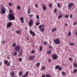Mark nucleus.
<instances>
[{"mask_svg": "<svg viewBox=\"0 0 77 77\" xmlns=\"http://www.w3.org/2000/svg\"><path fill=\"white\" fill-rule=\"evenodd\" d=\"M7 18L8 20L10 21H11V20H15L14 14L13 13L8 14V16Z\"/></svg>", "mask_w": 77, "mask_h": 77, "instance_id": "f257e3e1", "label": "nucleus"}, {"mask_svg": "<svg viewBox=\"0 0 77 77\" xmlns=\"http://www.w3.org/2000/svg\"><path fill=\"white\" fill-rule=\"evenodd\" d=\"M15 51L17 52H18L20 50V46L19 45H17L14 49Z\"/></svg>", "mask_w": 77, "mask_h": 77, "instance_id": "f03ea898", "label": "nucleus"}, {"mask_svg": "<svg viewBox=\"0 0 77 77\" xmlns=\"http://www.w3.org/2000/svg\"><path fill=\"white\" fill-rule=\"evenodd\" d=\"M54 43L56 44H60V41L59 40V38H57L54 40Z\"/></svg>", "mask_w": 77, "mask_h": 77, "instance_id": "7ed1b4c3", "label": "nucleus"}, {"mask_svg": "<svg viewBox=\"0 0 77 77\" xmlns=\"http://www.w3.org/2000/svg\"><path fill=\"white\" fill-rule=\"evenodd\" d=\"M33 24V20L32 19H30L28 23V25L29 27H32Z\"/></svg>", "mask_w": 77, "mask_h": 77, "instance_id": "20e7f679", "label": "nucleus"}, {"mask_svg": "<svg viewBox=\"0 0 77 77\" xmlns=\"http://www.w3.org/2000/svg\"><path fill=\"white\" fill-rule=\"evenodd\" d=\"M1 12L2 14H5L6 12V9L4 7H2L1 9Z\"/></svg>", "mask_w": 77, "mask_h": 77, "instance_id": "39448f33", "label": "nucleus"}, {"mask_svg": "<svg viewBox=\"0 0 77 77\" xmlns=\"http://www.w3.org/2000/svg\"><path fill=\"white\" fill-rule=\"evenodd\" d=\"M52 57L53 60H56L57 58V55L56 54L52 55Z\"/></svg>", "mask_w": 77, "mask_h": 77, "instance_id": "423d86ee", "label": "nucleus"}, {"mask_svg": "<svg viewBox=\"0 0 77 77\" xmlns=\"http://www.w3.org/2000/svg\"><path fill=\"white\" fill-rule=\"evenodd\" d=\"M74 5V3L71 2L70 3H69L68 4V7L69 8H71L72 6Z\"/></svg>", "mask_w": 77, "mask_h": 77, "instance_id": "0eeeda50", "label": "nucleus"}, {"mask_svg": "<svg viewBox=\"0 0 77 77\" xmlns=\"http://www.w3.org/2000/svg\"><path fill=\"white\" fill-rule=\"evenodd\" d=\"M12 23L11 22H9L7 24V26L8 27H11L12 26Z\"/></svg>", "mask_w": 77, "mask_h": 77, "instance_id": "6e6552de", "label": "nucleus"}, {"mask_svg": "<svg viewBox=\"0 0 77 77\" xmlns=\"http://www.w3.org/2000/svg\"><path fill=\"white\" fill-rule=\"evenodd\" d=\"M35 57L33 56H30L29 58L30 60H32L34 59Z\"/></svg>", "mask_w": 77, "mask_h": 77, "instance_id": "1a4fd4ad", "label": "nucleus"}, {"mask_svg": "<svg viewBox=\"0 0 77 77\" xmlns=\"http://www.w3.org/2000/svg\"><path fill=\"white\" fill-rule=\"evenodd\" d=\"M29 73V72L27 71L26 72L25 75H23L22 77H26L28 75V73Z\"/></svg>", "mask_w": 77, "mask_h": 77, "instance_id": "9d476101", "label": "nucleus"}, {"mask_svg": "<svg viewBox=\"0 0 77 77\" xmlns=\"http://www.w3.org/2000/svg\"><path fill=\"white\" fill-rule=\"evenodd\" d=\"M11 77H13L15 75V72H12L11 73Z\"/></svg>", "mask_w": 77, "mask_h": 77, "instance_id": "9b49d317", "label": "nucleus"}, {"mask_svg": "<svg viewBox=\"0 0 77 77\" xmlns=\"http://www.w3.org/2000/svg\"><path fill=\"white\" fill-rule=\"evenodd\" d=\"M31 10V9L30 8H29L27 11V14H30L31 12H30V11Z\"/></svg>", "mask_w": 77, "mask_h": 77, "instance_id": "f8f14e48", "label": "nucleus"}, {"mask_svg": "<svg viewBox=\"0 0 77 77\" xmlns=\"http://www.w3.org/2000/svg\"><path fill=\"white\" fill-rule=\"evenodd\" d=\"M63 16V15L62 14H60L58 16V18L59 19H60V18H61Z\"/></svg>", "mask_w": 77, "mask_h": 77, "instance_id": "ddd939ff", "label": "nucleus"}, {"mask_svg": "<svg viewBox=\"0 0 77 77\" xmlns=\"http://www.w3.org/2000/svg\"><path fill=\"white\" fill-rule=\"evenodd\" d=\"M45 30V28H44V27H43L40 29L41 32H44Z\"/></svg>", "mask_w": 77, "mask_h": 77, "instance_id": "4468645a", "label": "nucleus"}, {"mask_svg": "<svg viewBox=\"0 0 77 77\" xmlns=\"http://www.w3.org/2000/svg\"><path fill=\"white\" fill-rule=\"evenodd\" d=\"M73 66L75 67V68H77V64L75 63L73 64Z\"/></svg>", "mask_w": 77, "mask_h": 77, "instance_id": "2eb2a0df", "label": "nucleus"}, {"mask_svg": "<svg viewBox=\"0 0 77 77\" xmlns=\"http://www.w3.org/2000/svg\"><path fill=\"white\" fill-rule=\"evenodd\" d=\"M19 76H20V77H21V76H22V74H23L22 73V72L20 71L19 72Z\"/></svg>", "mask_w": 77, "mask_h": 77, "instance_id": "dca6fc26", "label": "nucleus"}, {"mask_svg": "<svg viewBox=\"0 0 77 77\" xmlns=\"http://www.w3.org/2000/svg\"><path fill=\"white\" fill-rule=\"evenodd\" d=\"M61 73L63 75H66V72H62Z\"/></svg>", "mask_w": 77, "mask_h": 77, "instance_id": "f3484780", "label": "nucleus"}, {"mask_svg": "<svg viewBox=\"0 0 77 77\" xmlns=\"http://www.w3.org/2000/svg\"><path fill=\"white\" fill-rule=\"evenodd\" d=\"M20 9L21 7H20V6L18 5L17 6V10H20Z\"/></svg>", "mask_w": 77, "mask_h": 77, "instance_id": "a211bd4d", "label": "nucleus"}, {"mask_svg": "<svg viewBox=\"0 0 77 77\" xmlns=\"http://www.w3.org/2000/svg\"><path fill=\"white\" fill-rule=\"evenodd\" d=\"M69 61H71V62H72L73 59H72V58L69 57Z\"/></svg>", "mask_w": 77, "mask_h": 77, "instance_id": "6ab92c4d", "label": "nucleus"}, {"mask_svg": "<svg viewBox=\"0 0 77 77\" xmlns=\"http://www.w3.org/2000/svg\"><path fill=\"white\" fill-rule=\"evenodd\" d=\"M24 18L23 17H21L20 18V20H21L22 23H24Z\"/></svg>", "mask_w": 77, "mask_h": 77, "instance_id": "aec40b11", "label": "nucleus"}, {"mask_svg": "<svg viewBox=\"0 0 77 77\" xmlns=\"http://www.w3.org/2000/svg\"><path fill=\"white\" fill-rule=\"evenodd\" d=\"M69 44V45H74V43H70Z\"/></svg>", "mask_w": 77, "mask_h": 77, "instance_id": "412c9836", "label": "nucleus"}, {"mask_svg": "<svg viewBox=\"0 0 77 77\" xmlns=\"http://www.w3.org/2000/svg\"><path fill=\"white\" fill-rule=\"evenodd\" d=\"M57 30V28H54L53 29H52V32H55Z\"/></svg>", "mask_w": 77, "mask_h": 77, "instance_id": "4be33fe9", "label": "nucleus"}, {"mask_svg": "<svg viewBox=\"0 0 77 77\" xmlns=\"http://www.w3.org/2000/svg\"><path fill=\"white\" fill-rule=\"evenodd\" d=\"M43 9L44 11H45L47 9V8L45 6H43V7L42 8Z\"/></svg>", "mask_w": 77, "mask_h": 77, "instance_id": "5701e85b", "label": "nucleus"}, {"mask_svg": "<svg viewBox=\"0 0 77 77\" xmlns=\"http://www.w3.org/2000/svg\"><path fill=\"white\" fill-rule=\"evenodd\" d=\"M42 50V46H40L39 48V51H41Z\"/></svg>", "mask_w": 77, "mask_h": 77, "instance_id": "b1692460", "label": "nucleus"}, {"mask_svg": "<svg viewBox=\"0 0 77 77\" xmlns=\"http://www.w3.org/2000/svg\"><path fill=\"white\" fill-rule=\"evenodd\" d=\"M51 53V51H48V52L47 53V54H50V53Z\"/></svg>", "mask_w": 77, "mask_h": 77, "instance_id": "393cba45", "label": "nucleus"}, {"mask_svg": "<svg viewBox=\"0 0 77 77\" xmlns=\"http://www.w3.org/2000/svg\"><path fill=\"white\" fill-rule=\"evenodd\" d=\"M44 25H40L39 26H38V28L39 29H41V28L42 27H44Z\"/></svg>", "mask_w": 77, "mask_h": 77, "instance_id": "a878e982", "label": "nucleus"}, {"mask_svg": "<svg viewBox=\"0 0 77 77\" xmlns=\"http://www.w3.org/2000/svg\"><path fill=\"white\" fill-rule=\"evenodd\" d=\"M16 33H17V34H20V30H18L15 32Z\"/></svg>", "mask_w": 77, "mask_h": 77, "instance_id": "bb28decb", "label": "nucleus"}, {"mask_svg": "<svg viewBox=\"0 0 77 77\" xmlns=\"http://www.w3.org/2000/svg\"><path fill=\"white\" fill-rule=\"evenodd\" d=\"M77 23L76 22H75L73 23V26H75L77 25Z\"/></svg>", "mask_w": 77, "mask_h": 77, "instance_id": "cd10ccee", "label": "nucleus"}, {"mask_svg": "<svg viewBox=\"0 0 77 77\" xmlns=\"http://www.w3.org/2000/svg\"><path fill=\"white\" fill-rule=\"evenodd\" d=\"M8 63V61L7 60H5L4 61V63L5 64H7Z\"/></svg>", "mask_w": 77, "mask_h": 77, "instance_id": "c85d7f7f", "label": "nucleus"}, {"mask_svg": "<svg viewBox=\"0 0 77 77\" xmlns=\"http://www.w3.org/2000/svg\"><path fill=\"white\" fill-rule=\"evenodd\" d=\"M59 66H57L56 67H55V69H59Z\"/></svg>", "mask_w": 77, "mask_h": 77, "instance_id": "c756f323", "label": "nucleus"}, {"mask_svg": "<svg viewBox=\"0 0 77 77\" xmlns=\"http://www.w3.org/2000/svg\"><path fill=\"white\" fill-rule=\"evenodd\" d=\"M9 6H12V4L11 2H9L8 4Z\"/></svg>", "mask_w": 77, "mask_h": 77, "instance_id": "7c9ffc66", "label": "nucleus"}, {"mask_svg": "<svg viewBox=\"0 0 77 77\" xmlns=\"http://www.w3.org/2000/svg\"><path fill=\"white\" fill-rule=\"evenodd\" d=\"M45 67L43 66L42 67V70H45Z\"/></svg>", "mask_w": 77, "mask_h": 77, "instance_id": "2f4dec72", "label": "nucleus"}, {"mask_svg": "<svg viewBox=\"0 0 77 77\" xmlns=\"http://www.w3.org/2000/svg\"><path fill=\"white\" fill-rule=\"evenodd\" d=\"M40 65V63H38L36 64V66H39Z\"/></svg>", "mask_w": 77, "mask_h": 77, "instance_id": "473e14b6", "label": "nucleus"}, {"mask_svg": "<svg viewBox=\"0 0 77 77\" xmlns=\"http://www.w3.org/2000/svg\"><path fill=\"white\" fill-rule=\"evenodd\" d=\"M31 53H32V54H34L35 53V51L33 50L32 51Z\"/></svg>", "mask_w": 77, "mask_h": 77, "instance_id": "72a5a7b5", "label": "nucleus"}, {"mask_svg": "<svg viewBox=\"0 0 77 77\" xmlns=\"http://www.w3.org/2000/svg\"><path fill=\"white\" fill-rule=\"evenodd\" d=\"M46 77H51V75H46Z\"/></svg>", "mask_w": 77, "mask_h": 77, "instance_id": "f704fd0d", "label": "nucleus"}, {"mask_svg": "<svg viewBox=\"0 0 77 77\" xmlns=\"http://www.w3.org/2000/svg\"><path fill=\"white\" fill-rule=\"evenodd\" d=\"M29 17H34V15L33 14H31V15H29Z\"/></svg>", "mask_w": 77, "mask_h": 77, "instance_id": "c9c22d12", "label": "nucleus"}, {"mask_svg": "<svg viewBox=\"0 0 77 77\" xmlns=\"http://www.w3.org/2000/svg\"><path fill=\"white\" fill-rule=\"evenodd\" d=\"M9 14H11L12 13V10H9Z\"/></svg>", "mask_w": 77, "mask_h": 77, "instance_id": "e433bc0d", "label": "nucleus"}, {"mask_svg": "<svg viewBox=\"0 0 77 77\" xmlns=\"http://www.w3.org/2000/svg\"><path fill=\"white\" fill-rule=\"evenodd\" d=\"M32 36H35V32L33 31L32 33Z\"/></svg>", "mask_w": 77, "mask_h": 77, "instance_id": "4c0bfd02", "label": "nucleus"}, {"mask_svg": "<svg viewBox=\"0 0 77 77\" xmlns=\"http://www.w3.org/2000/svg\"><path fill=\"white\" fill-rule=\"evenodd\" d=\"M17 53L16 52H14V56H17Z\"/></svg>", "mask_w": 77, "mask_h": 77, "instance_id": "58836bf2", "label": "nucleus"}, {"mask_svg": "<svg viewBox=\"0 0 77 77\" xmlns=\"http://www.w3.org/2000/svg\"><path fill=\"white\" fill-rule=\"evenodd\" d=\"M16 46V43H14L13 44V46L14 47H15Z\"/></svg>", "mask_w": 77, "mask_h": 77, "instance_id": "ea45409f", "label": "nucleus"}, {"mask_svg": "<svg viewBox=\"0 0 77 77\" xmlns=\"http://www.w3.org/2000/svg\"><path fill=\"white\" fill-rule=\"evenodd\" d=\"M57 5L58 8H60V5L59 4H57Z\"/></svg>", "mask_w": 77, "mask_h": 77, "instance_id": "a19ab883", "label": "nucleus"}, {"mask_svg": "<svg viewBox=\"0 0 77 77\" xmlns=\"http://www.w3.org/2000/svg\"><path fill=\"white\" fill-rule=\"evenodd\" d=\"M5 43H6V41H5V40H3L2 41L3 44H5Z\"/></svg>", "mask_w": 77, "mask_h": 77, "instance_id": "79ce46f5", "label": "nucleus"}, {"mask_svg": "<svg viewBox=\"0 0 77 77\" xmlns=\"http://www.w3.org/2000/svg\"><path fill=\"white\" fill-rule=\"evenodd\" d=\"M74 72L76 73L77 72V69H75L74 70Z\"/></svg>", "mask_w": 77, "mask_h": 77, "instance_id": "37998d69", "label": "nucleus"}, {"mask_svg": "<svg viewBox=\"0 0 77 77\" xmlns=\"http://www.w3.org/2000/svg\"><path fill=\"white\" fill-rule=\"evenodd\" d=\"M71 35V32H69L68 33V36H69L70 35Z\"/></svg>", "mask_w": 77, "mask_h": 77, "instance_id": "c03bdc74", "label": "nucleus"}, {"mask_svg": "<svg viewBox=\"0 0 77 77\" xmlns=\"http://www.w3.org/2000/svg\"><path fill=\"white\" fill-rule=\"evenodd\" d=\"M35 8H38V4H36L35 5Z\"/></svg>", "mask_w": 77, "mask_h": 77, "instance_id": "a18cd8bd", "label": "nucleus"}, {"mask_svg": "<svg viewBox=\"0 0 77 77\" xmlns=\"http://www.w3.org/2000/svg\"><path fill=\"white\" fill-rule=\"evenodd\" d=\"M68 17H69V15H65V18H68Z\"/></svg>", "mask_w": 77, "mask_h": 77, "instance_id": "49530a36", "label": "nucleus"}, {"mask_svg": "<svg viewBox=\"0 0 77 77\" xmlns=\"http://www.w3.org/2000/svg\"><path fill=\"white\" fill-rule=\"evenodd\" d=\"M57 12V9H55L54 10V13L55 14V13H56Z\"/></svg>", "mask_w": 77, "mask_h": 77, "instance_id": "de8ad7c7", "label": "nucleus"}, {"mask_svg": "<svg viewBox=\"0 0 77 77\" xmlns=\"http://www.w3.org/2000/svg\"><path fill=\"white\" fill-rule=\"evenodd\" d=\"M29 33L31 34V35H32V33H33V32L32 31V30H30L29 32Z\"/></svg>", "mask_w": 77, "mask_h": 77, "instance_id": "09e8293b", "label": "nucleus"}, {"mask_svg": "<svg viewBox=\"0 0 77 77\" xmlns=\"http://www.w3.org/2000/svg\"><path fill=\"white\" fill-rule=\"evenodd\" d=\"M19 62H21V61L22 60L21 58H19Z\"/></svg>", "mask_w": 77, "mask_h": 77, "instance_id": "8fccbe9b", "label": "nucleus"}, {"mask_svg": "<svg viewBox=\"0 0 77 77\" xmlns=\"http://www.w3.org/2000/svg\"><path fill=\"white\" fill-rule=\"evenodd\" d=\"M58 69L59 70H61L62 69V67H59Z\"/></svg>", "mask_w": 77, "mask_h": 77, "instance_id": "3c124183", "label": "nucleus"}, {"mask_svg": "<svg viewBox=\"0 0 77 77\" xmlns=\"http://www.w3.org/2000/svg\"><path fill=\"white\" fill-rule=\"evenodd\" d=\"M49 6L51 8V7H52V4H50Z\"/></svg>", "mask_w": 77, "mask_h": 77, "instance_id": "603ef678", "label": "nucleus"}, {"mask_svg": "<svg viewBox=\"0 0 77 77\" xmlns=\"http://www.w3.org/2000/svg\"><path fill=\"white\" fill-rule=\"evenodd\" d=\"M39 23H40L39 22L37 23H36V25H37V26H39Z\"/></svg>", "mask_w": 77, "mask_h": 77, "instance_id": "864d4df0", "label": "nucleus"}, {"mask_svg": "<svg viewBox=\"0 0 77 77\" xmlns=\"http://www.w3.org/2000/svg\"><path fill=\"white\" fill-rule=\"evenodd\" d=\"M26 39L27 41H29V37L27 36L26 38Z\"/></svg>", "mask_w": 77, "mask_h": 77, "instance_id": "5fc2aeb1", "label": "nucleus"}, {"mask_svg": "<svg viewBox=\"0 0 77 77\" xmlns=\"http://www.w3.org/2000/svg\"><path fill=\"white\" fill-rule=\"evenodd\" d=\"M48 62H51V59H48Z\"/></svg>", "mask_w": 77, "mask_h": 77, "instance_id": "6e6d98bb", "label": "nucleus"}, {"mask_svg": "<svg viewBox=\"0 0 77 77\" xmlns=\"http://www.w3.org/2000/svg\"><path fill=\"white\" fill-rule=\"evenodd\" d=\"M72 17V14H71L70 15V18H71Z\"/></svg>", "mask_w": 77, "mask_h": 77, "instance_id": "4d7b16f0", "label": "nucleus"}, {"mask_svg": "<svg viewBox=\"0 0 77 77\" xmlns=\"http://www.w3.org/2000/svg\"><path fill=\"white\" fill-rule=\"evenodd\" d=\"M7 66H10V63H8L7 64Z\"/></svg>", "mask_w": 77, "mask_h": 77, "instance_id": "13d9d810", "label": "nucleus"}, {"mask_svg": "<svg viewBox=\"0 0 77 77\" xmlns=\"http://www.w3.org/2000/svg\"><path fill=\"white\" fill-rule=\"evenodd\" d=\"M44 44L45 45H47V42H45L44 43Z\"/></svg>", "mask_w": 77, "mask_h": 77, "instance_id": "bf43d9fd", "label": "nucleus"}, {"mask_svg": "<svg viewBox=\"0 0 77 77\" xmlns=\"http://www.w3.org/2000/svg\"><path fill=\"white\" fill-rule=\"evenodd\" d=\"M36 19H39V16L37 15L36 16Z\"/></svg>", "mask_w": 77, "mask_h": 77, "instance_id": "052dcab7", "label": "nucleus"}, {"mask_svg": "<svg viewBox=\"0 0 77 77\" xmlns=\"http://www.w3.org/2000/svg\"><path fill=\"white\" fill-rule=\"evenodd\" d=\"M42 77H45V75H42Z\"/></svg>", "mask_w": 77, "mask_h": 77, "instance_id": "680f3d73", "label": "nucleus"}, {"mask_svg": "<svg viewBox=\"0 0 77 77\" xmlns=\"http://www.w3.org/2000/svg\"><path fill=\"white\" fill-rule=\"evenodd\" d=\"M53 47H52V46H49V48H52Z\"/></svg>", "mask_w": 77, "mask_h": 77, "instance_id": "e2e57ef3", "label": "nucleus"}, {"mask_svg": "<svg viewBox=\"0 0 77 77\" xmlns=\"http://www.w3.org/2000/svg\"><path fill=\"white\" fill-rule=\"evenodd\" d=\"M65 26H68V24H67V23L65 24Z\"/></svg>", "mask_w": 77, "mask_h": 77, "instance_id": "0e129e2a", "label": "nucleus"}, {"mask_svg": "<svg viewBox=\"0 0 77 77\" xmlns=\"http://www.w3.org/2000/svg\"><path fill=\"white\" fill-rule=\"evenodd\" d=\"M75 35H76V36H77V32H76L75 33Z\"/></svg>", "mask_w": 77, "mask_h": 77, "instance_id": "69168bd1", "label": "nucleus"}, {"mask_svg": "<svg viewBox=\"0 0 77 77\" xmlns=\"http://www.w3.org/2000/svg\"><path fill=\"white\" fill-rule=\"evenodd\" d=\"M2 63H0V65H1V66H2Z\"/></svg>", "mask_w": 77, "mask_h": 77, "instance_id": "338daca9", "label": "nucleus"}, {"mask_svg": "<svg viewBox=\"0 0 77 77\" xmlns=\"http://www.w3.org/2000/svg\"><path fill=\"white\" fill-rule=\"evenodd\" d=\"M7 59H9V57H8L7 58Z\"/></svg>", "mask_w": 77, "mask_h": 77, "instance_id": "774afa93", "label": "nucleus"}]
</instances>
